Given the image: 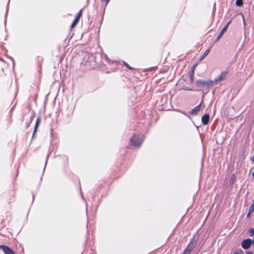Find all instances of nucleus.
<instances>
[{
    "label": "nucleus",
    "mask_w": 254,
    "mask_h": 254,
    "mask_svg": "<svg viewBox=\"0 0 254 254\" xmlns=\"http://www.w3.org/2000/svg\"><path fill=\"white\" fill-rule=\"evenodd\" d=\"M143 140L142 136L135 134L130 138V144L134 147H138L142 143Z\"/></svg>",
    "instance_id": "obj_1"
},
{
    "label": "nucleus",
    "mask_w": 254,
    "mask_h": 254,
    "mask_svg": "<svg viewBox=\"0 0 254 254\" xmlns=\"http://www.w3.org/2000/svg\"><path fill=\"white\" fill-rule=\"evenodd\" d=\"M214 84L213 81L208 79L206 80H198L196 82V85L199 87H209Z\"/></svg>",
    "instance_id": "obj_2"
},
{
    "label": "nucleus",
    "mask_w": 254,
    "mask_h": 254,
    "mask_svg": "<svg viewBox=\"0 0 254 254\" xmlns=\"http://www.w3.org/2000/svg\"><path fill=\"white\" fill-rule=\"evenodd\" d=\"M227 75V71H222L218 74L213 81L214 84H217L222 81H223L226 78Z\"/></svg>",
    "instance_id": "obj_3"
},
{
    "label": "nucleus",
    "mask_w": 254,
    "mask_h": 254,
    "mask_svg": "<svg viewBox=\"0 0 254 254\" xmlns=\"http://www.w3.org/2000/svg\"><path fill=\"white\" fill-rule=\"evenodd\" d=\"M195 242H190L188 246H187L186 250L184 251L183 254H190V252L191 250L194 248L195 246Z\"/></svg>",
    "instance_id": "obj_4"
},
{
    "label": "nucleus",
    "mask_w": 254,
    "mask_h": 254,
    "mask_svg": "<svg viewBox=\"0 0 254 254\" xmlns=\"http://www.w3.org/2000/svg\"><path fill=\"white\" fill-rule=\"evenodd\" d=\"M0 249L2 250L5 254H15L12 250L6 246L0 245Z\"/></svg>",
    "instance_id": "obj_5"
},
{
    "label": "nucleus",
    "mask_w": 254,
    "mask_h": 254,
    "mask_svg": "<svg viewBox=\"0 0 254 254\" xmlns=\"http://www.w3.org/2000/svg\"><path fill=\"white\" fill-rule=\"evenodd\" d=\"M251 244H252V241L250 239H248L244 240L242 242V247L244 249H247L250 247Z\"/></svg>",
    "instance_id": "obj_6"
},
{
    "label": "nucleus",
    "mask_w": 254,
    "mask_h": 254,
    "mask_svg": "<svg viewBox=\"0 0 254 254\" xmlns=\"http://www.w3.org/2000/svg\"><path fill=\"white\" fill-rule=\"evenodd\" d=\"M209 117L208 115H207V114H205L202 117V119H201L202 122L204 125L207 124V123L209 122Z\"/></svg>",
    "instance_id": "obj_7"
},
{
    "label": "nucleus",
    "mask_w": 254,
    "mask_h": 254,
    "mask_svg": "<svg viewBox=\"0 0 254 254\" xmlns=\"http://www.w3.org/2000/svg\"><path fill=\"white\" fill-rule=\"evenodd\" d=\"M201 103L192 110L191 112V114L193 115H196L197 113L199 111Z\"/></svg>",
    "instance_id": "obj_8"
},
{
    "label": "nucleus",
    "mask_w": 254,
    "mask_h": 254,
    "mask_svg": "<svg viewBox=\"0 0 254 254\" xmlns=\"http://www.w3.org/2000/svg\"><path fill=\"white\" fill-rule=\"evenodd\" d=\"M230 22H228L226 25H225V26L222 29V30L221 31L220 34H219V35L218 37V40L220 38V37L222 36V35L225 32V31L227 30V29L229 26V25L230 24Z\"/></svg>",
    "instance_id": "obj_9"
},
{
    "label": "nucleus",
    "mask_w": 254,
    "mask_h": 254,
    "mask_svg": "<svg viewBox=\"0 0 254 254\" xmlns=\"http://www.w3.org/2000/svg\"><path fill=\"white\" fill-rule=\"evenodd\" d=\"M40 122H41V119L40 118H38L37 119L36 123V124H35V128H34L33 134H35L36 133V131L37 130L38 125L40 123Z\"/></svg>",
    "instance_id": "obj_10"
},
{
    "label": "nucleus",
    "mask_w": 254,
    "mask_h": 254,
    "mask_svg": "<svg viewBox=\"0 0 254 254\" xmlns=\"http://www.w3.org/2000/svg\"><path fill=\"white\" fill-rule=\"evenodd\" d=\"M79 17H76L75 18V19H74V20L73 21L71 26V27L72 28H73L76 24L79 21Z\"/></svg>",
    "instance_id": "obj_11"
},
{
    "label": "nucleus",
    "mask_w": 254,
    "mask_h": 254,
    "mask_svg": "<svg viewBox=\"0 0 254 254\" xmlns=\"http://www.w3.org/2000/svg\"><path fill=\"white\" fill-rule=\"evenodd\" d=\"M210 52V49H207L203 54V56L201 57L200 60H202L206 56H207V55L209 54Z\"/></svg>",
    "instance_id": "obj_12"
},
{
    "label": "nucleus",
    "mask_w": 254,
    "mask_h": 254,
    "mask_svg": "<svg viewBox=\"0 0 254 254\" xmlns=\"http://www.w3.org/2000/svg\"><path fill=\"white\" fill-rule=\"evenodd\" d=\"M243 0H236V4L238 6H241L243 5Z\"/></svg>",
    "instance_id": "obj_13"
},
{
    "label": "nucleus",
    "mask_w": 254,
    "mask_h": 254,
    "mask_svg": "<svg viewBox=\"0 0 254 254\" xmlns=\"http://www.w3.org/2000/svg\"><path fill=\"white\" fill-rule=\"evenodd\" d=\"M254 204H252L250 208L249 213L248 215H250V213L254 210Z\"/></svg>",
    "instance_id": "obj_14"
},
{
    "label": "nucleus",
    "mask_w": 254,
    "mask_h": 254,
    "mask_svg": "<svg viewBox=\"0 0 254 254\" xmlns=\"http://www.w3.org/2000/svg\"><path fill=\"white\" fill-rule=\"evenodd\" d=\"M251 233V235H254V229H251L250 231Z\"/></svg>",
    "instance_id": "obj_15"
},
{
    "label": "nucleus",
    "mask_w": 254,
    "mask_h": 254,
    "mask_svg": "<svg viewBox=\"0 0 254 254\" xmlns=\"http://www.w3.org/2000/svg\"><path fill=\"white\" fill-rule=\"evenodd\" d=\"M81 14H82V10H80L77 16V17H79V19L80 18V17H81Z\"/></svg>",
    "instance_id": "obj_16"
},
{
    "label": "nucleus",
    "mask_w": 254,
    "mask_h": 254,
    "mask_svg": "<svg viewBox=\"0 0 254 254\" xmlns=\"http://www.w3.org/2000/svg\"><path fill=\"white\" fill-rule=\"evenodd\" d=\"M193 73H191V75H190V80L191 81H193Z\"/></svg>",
    "instance_id": "obj_17"
},
{
    "label": "nucleus",
    "mask_w": 254,
    "mask_h": 254,
    "mask_svg": "<svg viewBox=\"0 0 254 254\" xmlns=\"http://www.w3.org/2000/svg\"><path fill=\"white\" fill-rule=\"evenodd\" d=\"M195 67V65H194V66L192 67V69H191V73H194V70Z\"/></svg>",
    "instance_id": "obj_18"
},
{
    "label": "nucleus",
    "mask_w": 254,
    "mask_h": 254,
    "mask_svg": "<svg viewBox=\"0 0 254 254\" xmlns=\"http://www.w3.org/2000/svg\"><path fill=\"white\" fill-rule=\"evenodd\" d=\"M246 254H253V253L251 252H248L246 253Z\"/></svg>",
    "instance_id": "obj_19"
},
{
    "label": "nucleus",
    "mask_w": 254,
    "mask_h": 254,
    "mask_svg": "<svg viewBox=\"0 0 254 254\" xmlns=\"http://www.w3.org/2000/svg\"><path fill=\"white\" fill-rule=\"evenodd\" d=\"M234 254H243V252H241V253H234Z\"/></svg>",
    "instance_id": "obj_20"
},
{
    "label": "nucleus",
    "mask_w": 254,
    "mask_h": 254,
    "mask_svg": "<svg viewBox=\"0 0 254 254\" xmlns=\"http://www.w3.org/2000/svg\"><path fill=\"white\" fill-rule=\"evenodd\" d=\"M242 17H243L244 23L245 24V19H244V17L243 15H242Z\"/></svg>",
    "instance_id": "obj_21"
},
{
    "label": "nucleus",
    "mask_w": 254,
    "mask_h": 254,
    "mask_svg": "<svg viewBox=\"0 0 254 254\" xmlns=\"http://www.w3.org/2000/svg\"><path fill=\"white\" fill-rule=\"evenodd\" d=\"M252 243H253V246H254V239H253V241L252 242Z\"/></svg>",
    "instance_id": "obj_22"
},
{
    "label": "nucleus",
    "mask_w": 254,
    "mask_h": 254,
    "mask_svg": "<svg viewBox=\"0 0 254 254\" xmlns=\"http://www.w3.org/2000/svg\"><path fill=\"white\" fill-rule=\"evenodd\" d=\"M126 65L128 68H131L127 64H126Z\"/></svg>",
    "instance_id": "obj_23"
}]
</instances>
